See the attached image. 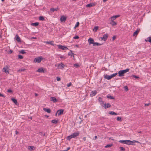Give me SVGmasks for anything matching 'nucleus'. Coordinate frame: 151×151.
Returning <instances> with one entry per match:
<instances>
[{"mask_svg": "<svg viewBox=\"0 0 151 151\" xmlns=\"http://www.w3.org/2000/svg\"><path fill=\"white\" fill-rule=\"evenodd\" d=\"M23 57H18L19 59H21L23 58Z\"/></svg>", "mask_w": 151, "mask_h": 151, "instance_id": "680f3d73", "label": "nucleus"}, {"mask_svg": "<svg viewBox=\"0 0 151 151\" xmlns=\"http://www.w3.org/2000/svg\"><path fill=\"white\" fill-rule=\"evenodd\" d=\"M110 24H111L113 26H115L117 24V23L116 22L114 21H111V22H110Z\"/></svg>", "mask_w": 151, "mask_h": 151, "instance_id": "a878e982", "label": "nucleus"}, {"mask_svg": "<svg viewBox=\"0 0 151 151\" xmlns=\"http://www.w3.org/2000/svg\"><path fill=\"white\" fill-rule=\"evenodd\" d=\"M101 45V44H100L98 42H94V43H93V46H99V45Z\"/></svg>", "mask_w": 151, "mask_h": 151, "instance_id": "c756f323", "label": "nucleus"}, {"mask_svg": "<svg viewBox=\"0 0 151 151\" xmlns=\"http://www.w3.org/2000/svg\"><path fill=\"white\" fill-rule=\"evenodd\" d=\"M39 19L40 20L43 21L44 19L43 16H40L39 17Z\"/></svg>", "mask_w": 151, "mask_h": 151, "instance_id": "c9c22d12", "label": "nucleus"}, {"mask_svg": "<svg viewBox=\"0 0 151 151\" xmlns=\"http://www.w3.org/2000/svg\"><path fill=\"white\" fill-rule=\"evenodd\" d=\"M108 34H107L104 35L102 37H101V40L105 41L107 39Z\"/></svg>", "mask_w": 151, "mask_h": 151, "instance_id": "9d476101", "label": "nucleus"}, {"mask_svg": "<svg viewBox=\"0 0 151 151\" xmlns=\"http://www.w3.org/2000/svg\"><path fill=\"white\" fill-rule=\"evenodd\" d=\"M139 31V30H136V31L134 32V33L133 35V36H136L137 35Z\"/></svg>", "mask_w": 151, "mask_h": 151, "instance_id": "c85d7f7f", "label": "nucleus"}, {"mask_svg": "<svg viewBox=\"0 0 151 151\" xmlns=\"http://www.w3.org/2000/svg\"><path fill=\"white\" fill-rule=\"evenodd\" d=\"M98 101L100 103V105L102 106L103 104H104V102L102 101V98L100 97L98 98Z\"/></svg>", "mask_w": 151, "mask_h": 151, "instance_id": "4468645a", "label": "nucleus"}, {"mask_svg": "<svg viewBox=\"0 0 151 151\" xmlns=\"http://www.w3.org/2000/svg\"><path fill=\"white\" fill-rule=\"evenodd\" d=\"M45 70V69L41 68L37 70L36 72L39 73H43L44 72Z\"/></svg>", "mask_w": 151, "mask_h": 151, "instance_id": "6e6552de", "label": "nucleus"}, {"mask_svg": "<svg viewBox=\"0 0 151 151\" xmlns=\"http://www.w3.org/2000/svg\"><path fill=\"white\" fill-rule=\"evenodd\" d=\"M116 19L117 18L119 17L120 16V15H117L115 16H113Z\"/></svg>", "mask_w": 151, "mask_h": 151, "instance_id": "09e8293b", "label": "nucleus"}, {"mask_svg": "<svg viewBox=\"0 0 151 151\" xmlns=\"http://www.w3.org/2000/svg\"><path fill=\"white\" fill-rule=\"evenodd\" d=\"M79 37L78 36H76L73 37V38L75 39H77L79 38Z\"/></svg>", "mask_w": 151, "mask_h": 151, "instance_id": "3c124183", "label": "nucleus"}, {"mask_svg": "<svg viewBox=\"0 0 151 151\" xmlns=\"http://www.w3.org/2000/svg\"><path fill=\"white\" fill-rule=\"evenodd\" d=\"M150 104V103H148V104H145V106H148Z\"/></svg>", "mask_w": 151, "mask_h": 151, "instance_id": "4d7b16f0", "label": "nucleus"}, {"mask_svg": "<svg viewBox=\"0 0 151 151\" xmlns=\"http://www.w3.org/2000/svg\"><path fill=\"white\" fill-rule=\"evenodd\" d=\"M16 40L18 42H20V39L19 37L17 35L15 37Z\"/></svg>", "mask_w": 151, "mask_h": 151, "instance_id": "a211bd4d", "label": "nucleus"}, {"mask_svg": "<svg viewBox=\"0 0 151 151\" xmlns=\"http://www.w3.org/2000/svg\"><path fill=\"white\" fill-rule=\"evenodd\" d=\"M74 66L76 68H78L79 67V65L78 64H74Z\"/></svg>", "mask_w": 151, "mask_h": 151, "instance_id": "8fccbe9b", "label": "nucleus"}, {"mask_svg": "<svg viewBox=\"0 0 151 151\" xmlns=\"http://www.w3.org/2000/svg\"><path fill=\"white\" fill-rule=\"evenodd\" d=\"M94 5V4H93L92 3H90L87 4L86 6L88 7H91L93 6Z\"/></svg>", "mask_w": 151, "mask_h": 151, "instance_id": "5701e85b", "label": "nucleus"}, {"mask_svg": "<svg viewBox=\"0 0 151 151\" xmlns=\"http://www.w3.org/2000/svg\"><path fill=\"white\" fill-rule=\"evenodd\" d=\"M43 58L42 57H38V58H36L34 60V62L35 63H40L41 60H42Z\"/></svg>", "mask_w": 151, "mask_h": 151, "instance_id": "0eeeda50", "label": "nucleus"}, {"mask_svg": "<svg viewBox=\"0 0 151 151\" xmlns=\"http://www.w3.org/2000/svg\"><path fill=\"white\" fill-rule=\"evenodd\" d=\"M32 117H30V119H32Z\"/></svg>", "mask_w": 151, "mask_h": 151, "instance_id": "774afa93", "label": "nucleus"}, {"mask_svg": "<svg viewBox=\"0 0 151 151\" xmlns=\"http://www.w3.org/2000/svg\"><path fill=\"white\" fill-rule=\"evenodd\" d=\"M51 122L52 123H53L55 124L58 123V120H56L55 119H54V120H52V121Z\"/></svg>", "mask_w": 151, "mask_h": 151, "instance_id": "cd10ccee", "label": "nucleus"}, {"mask_svg": "<svg viewBox=\"0 0 151 151\" xmlns=\"http://www.w3.org/2000/svg\"><path fill=\"white\" fill-rule=\"evenodd\" d=\"M133 142L132 143H132H133V142H137V143H139V142L137 141H136V140H134L133 141H132Z\"/></svg>", "mask_w": 151, "mask_h": 151, "instance_id": "864d4df0", "label": "nucleus"}, {"mask_svg": "<svg viewBox=\"0 0 151 151\" xmlns=\"http://www.w3.org/2000/svg\"><path fill=\"white\" fill-rule=\"evenodd\" d=\"M25 70V69L22 68L21 69H20L19 70H18V72L20 73V72H21L22 71H24Z\"/></svg>", "mask_w": 151, "mask_h": 151, "instance_id": "72a5a7b5", "label": "nucleus"}, {"mask_svg": "<svg viewBox=\"0 0 151 151\" xmlns=\"http://www.w3.org/2000/svg\"><path fill=\"white\" fill-rule=\"evenodd\" d=\"M124 88L125 90L126 91H127L128 90V87L127 86H124Z\"/></svg>", "mask_w": 151, "mask_h": 151, "instance_id": "79ce46f5", "label": "nucleus"}, {"mask_svg": "<svg viewBox=\"0 0 151 151\" xmlns=\"http://www.w3.org/2000/svg\"><path fill=\"white\" fill-rule=\"evenodd\" d=\"M39 23L38 22H36L34 23H32L31 24V25L35 27H37Z\"/></svg>", "mask_w": 151, "mask_h": 151, "instance_id": "4be33fe9", "label": "nucleus"}, {"mask_svg": "<svg viewBox=\"0 0 151 151\" xmlns=\"http://www.w3.org/2000/svg\"><path fill=\"white\" fill-rule=\"evenodd\" d=\"M112 145V144H108L105 146V148H108L111 147Z\"/></svg>", "mask_w": 151, "mask_h": 151, "instance_id": "473e14b6", "label": "nucleus"}, {"mask_svg": "<svg viewBox=\"0 0 151 151\" xmlns=\"http://www.w3.org/2000/svg\"><path fill=\"white\" fill-rule=\"evenodd\" d=\"M97 138V136H95L94 137V139L96 140Z\"/></svg>", "mask_w": 151, "mask_h": 151, "instance_id": "052dcab7", "label": "nucleus"}, {"mask_svg": "<svg viewBox=\"0 0 151 151\" xmlns=\"http://www.w3.org/2000/svg\"><path fill=\"white\" fill-rule=\"evenodd\" d=\"M147 40H145V41L146 42H149L150 43H151V37H150L147 38Z\"/></svg>", "mask_w": 151, "mask_h": 151, "instance_id": "b1692460", "label": "nucleus"}, {"mask_svg": "<svg viewBox=\"0 0 151 151\" xmlns=\"http://www.w3.org/2000/svg\"><path fill=\"white\" fill-rule=\"evenodd\" d=\"M32 38H33V39H36V37H32Z\"/></svg>", "mask_w": 151, "mask_h": 151, "instance_id": "338daca9", "label": "nucleus"}, {"mask_svg": "<svg viewBox=\"0 0 151 151\" xmlns=\"http://www.w3.org/2000/svg\"><path fill=\"white\" fill-rule=\"evenodd\" d=\"M79 133L78 132L74 133L68 136L67 137V139L70 141L72 138H75L79 135Z\"/></svg>", "mask_w": 151, "mask_h": 151, "instance_id": "f257e3e1", "label": "nucleus"}, {"mask_svg": "<svg viewBox=\"0 0 151 151\" xmlns=\"http://www.w3.org/2000/svg\"><path fill=\"white\" fill-rule=\"evenodd\" d=\"M98 29H99V27H98V26H96L93 29V30L94 31L95 30V31H96Z\"/></svg>", "mask_w": 151, "mask_h": 151, "instance_id": "ea45409f", "label": "nucleus"}, {"mask_svg": "<svg viewBox=\"0 0 151 151\" xmlns=\"http://www.w3.org/2000/svg\"><path fill=\"white\" fill-rule=\"evenodd\" d=\"M0 96H1V97H5V96L4 95H3V94H1L0 93Z\"/></svg>", "mask_w": 151, "mask_h": 151, "instance_id": "5fc2aeb1", "label": "nucleus"}, {"mask_svg": "<svg viewBox=\"0 0 151 151\" xmlns=\"http://www.w3.org/2000/svg\"><path fill=\"white\" fill-rule=\"evenodd\" d=\"M109 114L112 115H117L116 113L113 111L109 112Z\"/></svg>", "mask_w": 151, "mask_h": 151, "instance_id": "bb28decb", "label": "nucleus"}, {"mask_svg": "<svg viewBox=\"0 0 151 151\" xmlns=\"http://www.w3.org/2000/svg\"><path fill=\"white\" fill-rule=\"evenodd\" d=\"M34 148V146H30L29 147V149H30L31 150H33Z\"/></svg>", "mask_w": 151, "mask_h": 151, "instance_id": "c03bdc74", "label": "nucleus"}, {"mask_svg": "<svg viewBox=\"0 0 151 151\" xmlns=\"http://www.w3.org/2000/svg\"><path fill=\"white\" fill-rule=\"evenodd\" d=\"M12 100L13 102H14V103L15 104H17V100L16 99L13 98L12 99Z\"/></svg>", "mask_w": 151, "mask_h": 151, "instance_id": "2f4dec72", "label": "nucleus"}, {"mask_svg": "<svg viewBox=\"0 0 151 151\" xmlns=\"http://www.w3.org/2000/svg\"><path fill=\"white\" fill-rule=\"evenodd\" d=\"M19 52L21 54H24L26 53V52H25L24 50H21L20 52Z\"/></svg>", "mask_w": 151, "mask_h": 151, "instance_id": "f704fd0d", "label": "nucleus"}, {"mask_svg": "<svg viewBox=\"0 0 151 151\" xmlns=\"http://www.w3.org/2000/svg\"><path fill=\"white\" fill-rule=\"evenodd\" d=\"M138 133H142V132H141V131L139 132H138Z\"/></svg>", "mask_w": 151, "mask_h": 151, "instance_id": "69168bd1", "label": "nucleus"}, {"mask_svg": "<svg viewBox=\"0 0 151 151\" xmlns=\"http://www.w3.org/2000/svg\"><path fill=\"white\" fill-rule=\"evenodd\" d=\"M70 149V147H68L67 148V149L66 150H64L65 151H68V150H69Z\"/></svg>", "mask_w": 151, "mask_h": 151, "instance_id": "6e6d98bb", "label": "nucleus"}, {"mask_svg": "<svg viewBox=\"0 0 151 151\" xmlns=\"http://www.w3.org/2000/svg\"><path fill=\"white\" fill-rule=\"evenodd\" d=\"M110 19L111 21H114L116 19L113 16L111 17L110 18Z\"/></svg>", "mask_w": 151, "mask_h": 151, "instance_id": "e433bc0d", "label": "nucleus"}, {"mask_svg": "<svg viewBox=\"0 0 151 151\" xmlns=\"http://www.w3.org/2000/svg\"><path fill=\"white\" fill-rule=\"evenodd\" d=\"M53 41H50V42H48V41L46 42V43L48 44H50V45H52V46H54V44H53Z\"/></svg>", "mask_w": 151, "mask_h": 151, "instance_id": "412c9836", "label": "nucleus"}, {"mask_svg": "<svg viewBox=\"0 0 151 151\" xmlns=\"http://www.w3.org/2000/svg\"><path fill=\"white\" fill-rule=\"evenodd\" d=\"M83 139L84 141H85L86 140V137H84L83 138Z\"/></svg>", "mask_w": 151, "mask_h": 151, "instance_id": "bf43d9fd", "label": "nucleus"}, {"mask_svg": "<svg viewBox=\"0 0 151 151\" xmlns=\"http://www.w3.org/2000/svg\"><path fill=\"white\" fill-rule=\"evenodd\" d=\"M72 85V83L71 82H70L67 84V86L68 87H69Z\"/></svg>", "mask_w": 151, "mask_h": 151, "instance_id": "a18cd8bd", "label": "nucleus"}, {"mask_svg": "<svg viewBox=\"0 0 151 151\" xmlns=\"http://www.w3.org/2000/svg\"><path fill=\"white\" fill-rule=\"evenodd\" d=\"M132 77H133V78H139V77L137 76H136L135 75H133L132 76Z\"/></svg>", "mask_w": 151, "mask_h": 151, "instance_id": "4c0bfd02", "label": "nucleus"}, {"mask_svg": "<svg viewBox=\"0 0 151 151\" xmlns=\"http://www.w3.org/2000/svg\"><path fill=\"white\" fill-rule=\"evenodd\" d=\"M50 99L54 103H55L57 102V100L55 97H51Z\"/></svg>", "mask_w": 151, "mask_h": 151, "instance_id": "6ab92c4d", "label": "nucleus"}, {"mask_svg": "<svg viewBox=\"0 0 151 151\" xmlns=\"http://www.w3.org/2000/svg\"><path fill=\"white\" fill-rule=\"evenodd\" d=\"M43 109L45 111L47 112L48 113H50L51 112V110L50 109L44 108Z\"/></svg>", "mask_w": 151, "mask_h": 151, "instance_id": "aec40b11", "label": "nucleus"}, {"mask_svg": "<svg viewBox=\"0 0 151 151\" xmlns=\"http://www.w3.org/2000/svg\"><path fill=\"white\" fill-rule=\"evenodd\" d=\"M7 92L8 93H12V91L10 89H8L7 90Z\"/></svg>", "mask_w": 151, "mask_h": 151, "instance_id": "de8ad7c7", "label": "nucleus"}, {"mask_svg": "<svg viewBox=\"0 0 151 151\" xmlns=\"http://www.w3.org/2000/svg\"><path fill=\"white\" fill-rule=\"evenodd\" d=\"M8 68V67L6 66L3 69V71L5 72L6 73H9V71L7 70Z\"/></svg>", "mask_w": 151, "mask_h": 151, "instance_id": "ddd939ff", "label": "nucleus"}, {"mask_svg": "<svg viewBox=\"0 0 151 151\" xmlns=\"http://www.w3.org/2000/svg\"><path fill=\"white\" fill-rule=\"evenodd\" d=\"M56 79L58 81H59L60 80V78L58 77H56Z\"/></svg>", "mask_w": 151, "mask_h": 151, "instance_id": "603ef678", "label": "nucleus"}, {"mask_svg": "<svg viewBox=\"0 0 151 151\" xmlns=\"http://www.w3.org/2000/svg\"><path fill=\"white\" fill-rule=\"evenodd\" d=\"M97 93L96 91H93L91 92L90 93V96L91 97H93Z\"/></svg>", "mask_w": 151, "mask_h": 151, "instance_id": "2eb2a0df", "label": "nucleus"}, {"mask_svg": "<svg viewBox=\"0 0 151 151\" xmlns=\"http://www.w3.org/2000/svg\"><path fill=\"white\" fill-rule=\"evenodd\" d=\"M119 142L122 144H126L128 145H132V143L133 142L132 141L129 140H120L119 141Z\"/></svg>", "mask_w": 151, "mask_h": 151, "instance_id": "7ed1b4c3", "label": "nucleus"}, {"mask_svg": "<svg viewBox=\"0 0 151 151\" xmlns=\"http://www.w3.org/2000/svg\"><path fill=\"white\" fill-rule=\"evenodd\" d=\"M79 25V22H77L76 23V25H75V27H77Z\"/></svg>", "mask_w": 151, "mask_h": 151, "instance_id": "37998d69", "label": "nucleus"}, {"mask_svg": "<svg viewBox=\"0 0 151 151\" xmlns=\"http://www.w3.org/2000/svg\"><path fill=\"white\" fill-rule=\"evenodd\" d=\"M119 148L120 149V150L121 151H124L125 150V148H124L123 147H119Z\"/></svg>", "mask_w": 151, "mask_h": 151, "instance_id": "58836bf2", "label": "nucleus"}, {"mask_svg": "<svg viewBox=\"0 0 151 151\" xmlns=\"http://www.w3.org/2000/svg\"><path fill=\"white\" fill-rule=\"evenodd\" d=\"M18 57H23V56L22 55H18Z\"/></svg>", "mask_w": 151, "mask_h": 151, "instance_id": "e2e57ef3", "label": "nucleus"}, {"mask_svg": "<svg viewBox=\"0 0 151 151\" xmlns=\"http://www.w3.org/2000/svg\"><path fill=\"white\" fill-rule=\"evenodd\" d=\"M116 38V36H114L112 37V40H115V39Z\"/></svg>", "mask_w": 151, "mask_h": 151, "instance_id": "13d9d810", "label": "nucleus"}, {"mask_svg": "<svg viewBox=\"0 0 151 151\" xmlns=\"http://www.w3.org/2000/svg\"><path fill=\"white\" fill-rule=\"evenodd\" d=\"M107 98L111 99H114V97H113L112 96H111L109 95L107 96Z\"/></svg>", "mask_w": 151, "mask_h": 151, "instance_id": "7c9ffc66", "label": "nucleus"}, {"mask_svg": "<svg viewBox=\"0 0 151 151\" xmlns=\"http://www.w3.org/2000/svg\"><path fill=\"white\" fill-rule=\"evenodd\" d=\"M117 75V73H115L113 74H112L111 75H106L104 76V78L108 80H110L112 78L115 76L116 75Z\"/></svg>", "mask_w": 151, "mask_h": 151, "instance_id": "20e7f679", "label": "nucleus"}, {"mask_svg": "<svg viewBox=\"0 0 151 151\" xmlns=\"http://www.w3.org/2000/svg\"><path fill=\"white\" fill-rule=\"evenodd\" d=\"M13 52V51L12 50H10L8 52V53L9 54H11Z\"/></svg>", "mask_w": 151, "mask_h": 151, "instance_id": "49530a36", "label": "nucleus"}, {"mask_svg": "<svg viewBox=\"0 0 151 151\" xmlns=\"http://www.w3.org/2000/svg\"><path fill=\"white\" fill-rule=\"evenodd\" d=\"M129 70V69H127L125 70L119 71L118 72L119 76L120 77L124 76V74L127 72Z\"/></svg>", "mask_w": 151, "mask_h": 151, "instance_id": "f03ea898", "label": "nucleus"}, {"mask_svg": "<svg viewBox=\"0 0 151 151\" xmlns=\"http://www.w3.org/2000/svg\"><path fill=\"white\" fill-rule=\"evenodd\" d=\"M107 0H103V1L104 2H106Z\"/></svg>", "mask_w": 151, "mask_h": 151, "instance_id": "0e129e2a", "label": "nucleus"}, {"mask_svg": "<svg viewBox=\"0 0 151 151\" xmlns=\"http://www.w3.org/2000/svg\"><path fill=\"white\" fill-rule=\"evenodd\" d=\"M102 106H103L105 109H106L110 107L111 106V105L109 103L107 104L106 105V104L104 103Z\"/></svg>", "mask_w": 151, "mask_h": 151, "instance_id": "1a4fd4ad", "label": "nucleus"}, {"mask_svg": "<svg viewBox=\"0 0 151 151\" xmlns=\"http://www.w3.org/2000/svg\"><path fill=\"white\" fill-rule=\"evenodd\" d=\"M57 46H58L59 49L63 50H68V47L66 46H63L60 45H58Z\"/></svg>", "mask_w": 151, "mask_h": 151, "instance_id": "39448f33", "label": "nucleus"}, {"mask_svg": "<svg viewBox=\"0 0 151 151\" xmlns=\"http://www.w3.org/2000/svg\"><path fill=\"white\" fill-rule=\"evenodd\" d=\"M55 66H57L58 69H61L63 68L65 66L63 64L61 63L58 64H55Z\"/></svg>", "mask_w": 151, "mask_h": 151, "instance_id": "423d86ee", "label": "nucleus"}, {"mask_svg": "<svg viewBox=\"0 0 151 151\" xmlns=\"http://www.w3.org/2000/svg\"><path fill=\"white\" fill-rule=\"evenodd\" d=\"M58 9V8L57 7L56 8H52L50 9V11L51 12H54V11H57Z\"/></svg>", "mask_w": 151, "mask_h": 151, "instance_id": "f3484780", "label": "nucleus"}, {"mask_svg": "<svg viewBox=\"0 0 151 151\" xmlns=\"http://www.w3.org/2000/svg\"><path fill=\"white\" fill-rule=\"evenodd\" d=\"M88 42H89V45H91V44H93V43H94V40L92 38H89L88 40Z\"/></svg>", "mask_w": 151, "mask_h": 151, "instance_id": "f8f14e48", "label": "nucleus"}, {"mask_svg": "<svg viewBox=\"0 0 151 151\" xmlns=\"http://www.w3.org/2000/svg\"><path fill=\"white\" fill-rule=\"evenodd\" d=\"M68 55L69 56H73V57H74L73 53L72 51L71 50H70V51L69 52Z\"/></svg>", "mask_w": 151, "mask_h": 151, "instance_id": "393cba45", "label": "nucleus"}, {"mask_svg": "<svg viewBox=\"0 0 151 151\" xmlns=\"http://www.w3.org/2000/svg\"><path fill=\"white\" fill-rule=\"evenodd\" d=\"M63 112V109H60L57 111V113L55 114L56 115L58 114V115H60L62 114Z\"/></svg>", "mask_w": 151, "mask_h": 151, "instance_id": "9b49d317", "label": "nucleus"}, {"mask_svg": "<svg viewBox=\"0 0 151 151\" xmlns=\"http://www.w3.org/2000/svg\"><path fill=\"white\" fill-rule=\"evenodd\" d=\"M66 20V18L63 16H62L60 18V21L62 22L63 21L65 22Z\"/></svg>", "mask_w": 151, "mask_h": 151, "instance_id": "dca6fc26", "label": "nucleus"}, {"mask_svg": "<svg viewBox=\"0 0 151 151\" xmlns=\"http://www.w3.org/2000/svg\"><path fill=\"white\" fill-rule=\"evenodd\" d=\"M116 119L118 121H122L121 118L120 117H117Z\"/></svg>", "mask_w": 151, "mask_h": 151, "instance_id": "a19ab883", "label": "nucleus"}]
</instances>
